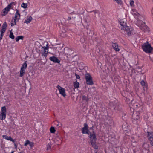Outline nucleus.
I'll return each mask as SVG.
<instances>
[{
	"label": "nucleus",
	"mask_w": 153,
	"mask_h": 153,
	"mask_svg": "<svg viewBox=\"0 0 153 153\" xmlns=\"http://www.w3.org/2000/svg\"><path fill=\"white\" fill-rule=\"evenodd\" d=\"M48 44L47 45L46 47H42L40 51L42 56H44L45 58L47 57L48 52Z\"/></svg>",
	"instance_id": "6"
},
{
	"label": "nucleus",
	"mask_w": 153,
	"mask_h": 153,
	"mask_svg": "<svg viewBox=\"0 0 153 153\" xmlns=\"http://www.w3.org/2000/svg\"><path fill=\"white\" fill-rule=\"evenodd\" d=\"M1 26V24H0V26Z\"/></svg>",
	"instance_id": "56"
},
{
	"label": "nucleus",
	"mask_w": 153,
	"mask_h": 153,
	"mask_svg": "<svg viewBox=\"0 0 153 153\" xmlns=\"http://www.w3.org/2000/svg\"><path fill=\"white\" fill-rule=\"evenodd\" d=\"M132 117L135 120H138L140 119L139 116L137 114H133L132 115Z\"/></svg>",
	"instance_id": "18"
},
{
	"label": "nucleus",
	"mask_w": 153,
	"mask_h": 153,
	"mask_svg": "<svg viewBox=\"0 0 153 153\" xmlns=\"http://www.w3.org/2000/svg\"><path fill=\"white\" fill-rule=\"evenodd\" d=\"M125 100L126 102L128 104L130 103L132 101V100H130L129 99L127 98H126Z\"/></svg>",
	"instance_id": "30"
},
{
	"label": "nucleus",
	"mask_w": 153,
	"mask_h": 153,
	"mask_svg": "<svg viewBox=\"0 0 153 153\" xmlns=\"http://www.w3.org/2000/svg\"><path fill=\"white\" fill-rule=\"evenodd\" d=\"M140 84L142 86H143V90H147V84L144 80H142L140 82Z\"/></svg>",
	"instance_id": "12"
},
{
	"label": "nucleus",
	"mask_w": 153,
	"mask_h": 153,
	"mask_svg": "<svg viewBox=\"0 0 153 153\" xmlns=\"http://www.w3.org/2000/svg\"><path fill=\"white\" fill-rule=\"evenodd\" d=\"M26 68H21L20 74V76L21 77H22L24 76L25 72V70Z\"/></svg>",
	"instance_id": "16"
},
{
	"label": "nucleus",
	"mask_w": 153,
	"mask_h": 153,
	"mask_svg": "<svg viewBox=\"0 0 153 153\" xmlns=\"http://www.w3.org/2000/svg\"><path fill=\"white\" fill-rule=\"evenodd\" d=\"M6 108L5 106L1 107L0 114V119L1 120H4L6 117Z\"/></svg>",
	"instance_id": "5"
},
{
	"label": "nucleus",
	"mask_w": 153,
	"mask_h": 153,
	"mask_svg": "<svg viewBox=\"0 0 153 153\" xmlns=\"http://www.w3.org/2000/svg\"><path fill=\"white\" fill-rule=\"evenodd\" d=\"M74 85L75 88H78L79 87V84L77 81H76L74 82Z\"/></svg>",
	"instance_id": "22"
},
{
	"label": "nucleus",
	"mask_w": 153,
	"mask_h": 153,
	"mask_svg": "<svg viewBox=\"0 0 153 153\" xmlns=\"http://www.w3.org/2000/svg\"><path fill=\"white\" fill-rule=\"evenodd\" d=\"M137 71L138 72H140L142 74H143L144 73V72H143L142 70L141 69V68H137Z\"/></svg>",
	"instance_id": "32"
},
{
	"label": "nucleus",
	"mask_w": 153,
	"mask_h": 153,
	"mask_svg": "<svg viewBox=\"0 0 153 153\" xmlns=\"http://www.w3.org/2000/svg\"><path fill=\"white\" fill-rule=\"evenodd\" d=\"M86 29H88V26L86 27Z\"/></svg>",
	"instance_id": "52"
},
{
	"label": "nucleus",
	"mask_w": 153,
	"mask_h": 153,
	"mask_svg": "<svg viewBox=\"0 0 153 153\" xmlns=\"http://www.w3.org/2000/svg\"><path fill=\"white\" fill-rule=\"evenodd\" d=\"M119 4L121 5L122 4V1L121 0H114Z\"/></svg>",
	"instance_id": "34"
},
{
	"label": "nucleus",
	"mask_w": 153,
	"mask_h": 153,
	"mask_svg": "<svg viewBox=\"0 0 153 153\" xmlns=\"http://www.w3.org/2000/svg\"><path fill=\"white\" fill-rule=\"evenodd\" d=\"M89 99V98H88L87 97L85 96V95H83L82 97V100L83 101H85L86 102H88Z\"/></svg>",
	"instance_id": "20"
},
{
	"label": "nucleus",
	"mask_w": 153,
	"mask_h": 153,
	"mask_svg": "<svg viewBox=\"0 0 153 153\" xmlns=\"http://www.w3.org/2000/svg\"><path fill=\"white\" fill-rule=\"evenodd\" d=\"M27 6V3H23L21 4V7L24 8H26Z\"/></svg>",
	"instance_id": "33"
},
{
	"label": "nucleus",
	"mask_w": 153,
	"mask_h": 153,
	"mask_svg": "<svg viewBox=\"0 0 153 153\" xmlns=\"http://www.w3.org/2000/svg\"><path fill=\"white\" fill-rule=\"evenodd\" d=\"M20 14L18 10H16V12L15 14V19H16L17 21H18L20 19Z\"/></svg>",
	"instance_id": "14"
},
{
	"label": "nucleus",
	"mask_w": 153,
	"mask_h": 153,
	"mask_svg": "<svg viewBox=\"0 0 153 153\" xmlns=\"http://www.w3.org/2000/svg\"><path fill=\"white\" fill-rule=\"evenodd\" d=\"M47 150L50 149L51 148V144L48 143L47 145Z\"/></svg>",
	"instance_id": "39"
},
{
	"label": "nucleus",
	"mask_w": 153,
	"mask_h": 153,
	"mask_svg": "<svg viewBox=\"0 0 153 153\" xmlns=\"http://www.w3.org/2000/svg\"><path fill=\"white\" fill-rule=\"evenodd\" d=\"M76 77L77 79H79L80 78V77L79 76L78 74H76Z\"/></svg>",
	"instance_id": "44"
},
{
	"label": "nucleus",
	"mask_w": 153,
	"mask_h": 153,
	"mask_svg": "<svg viewBox=\"0 0 153 153\" xmlns=\"http://www.w3.org/2000/svg\"><path fill=\"white\" fill-rule=\"evenodd\" d=\"M77 64L78 65V67H85V66H84L82 65H83V63H81L79 64L78 62L76 61L74 62H72V63H68L67 64V65L65 66V67H67L68 66H72L73 64Z\"/></svg>",
	"instance_id": "10"
},
{
	"label": "nucleus",
	"mask_w": 153,
	"mask_h": 153,
	"mask_svg": "<svg viewBox=\"0 0 153 153\" xmlns=\"http://www.w3.org/2000/svg\"><path fill=\"white\" fill-rule=\"evenodd\" d=\"M12 3L9 4L4 9L3 11V13L1 14L2 16H5L8 13L9 11L11 8Z\"/></svg>",
	"instance_id": "8"
},
{
	"label": "nucleus",
	"mask_w": 153,
	"mask_h": 153,
	"mask_svg": "<svg viewBox=\"0 0 153 153\" xmlns=\"http://www.w3.org/2000/svg\"><path fill=\"white\" fill-rule=\"evenodd\" d=\"M85 78L87 85H92L94 84L92 77L89 73H87L85 74Z\"/></svg>",
	"instance_id": "4"
},
{
	"label": "nucleus",
	"mask_w": 153,
	"mask_h": 153,
	"mask_svg": "<svg viewBox=\"0 0 153 153\" xmlns=\"http://www.w3.org/2000/svg\"><path fill=\"white\" fill-rule=\"evenodd\" d=\"M55 142L57 145H60L62 143V140L60 137L58 136L56 137Z\"/></svg>",
	"instance_id": "15"
},
{
	"label": "nucleus",
	"mask_w": 153,
	"mask_h": 153,
	"mask_svg": "<svg viewBox=\"0 0 153 153\" xmlns=\"http://www.w3.org/2000/svg\"><path fill=\"white\" fill-rule=\"evenodd\" d=\"M147 137L151 145L153 146V132H147Z\"/></svg>",
	"instance_id": "7"
},
{
	"label": "nucleus",
	"mask_w": 153,
	"mask_h": 153,
	"mask_svg": "<svg viewBox=\"0 0 153 153\" xmlns=\"http://www.w3.org/2000/svg\"><path fill=\"white\" fill-rule=\"evenodd\" d=\"M32 19V17L31 16H30L28 18L25 20L24 22V23H26L27 24L29 23Z\"/></svg>",
	"instance_id": "19"
},
{
	"label": "nucleus",
	"mask_w": 153,
	"mask_h": 153,
	"mask_svg": "<svg viewBox=\"0 0 153 153\" xmlns=\"http://www.w3.org/2000/svg\"><path fill=\"white\" fill-rule=\"evenodd\" d=\"M147 27V26H146H146H145V27Z\"/></svg>",
	"instance_id": "55"
},
{
	"label": "nucleus",
	"mask_w": 153,
	"mask_h": 153,
	"mask_svg": "<svg viewBox=\"0 0 153 153\" xmlns=\"http://www.w3.org/2000/svg\"><path fill=\"white\" fill-rule=\"evenodd\" d=\"M143 50L147 53H150L153 50V48L151 46V44L148 42L144 43L142 45Z\"/></svg>",
	"instance_id": "3"
},
{
	"label": "nucleus",
	"mask_w": 153,
	"mask_h": 153,
	"mask_svg": "<svg viewBox=\"0 0 153 153\" xmlns=\"http://www.w3.org/2000/svg\"><path fill=\"white\" fill-rule=\"evenodd\" d=\"M14 153V151H12L11 152V153Z\"/></svg>",
	"instance_id": "51"
},
{
	"label": "nucleus",
	"mask_w": 153,
	"mask_h": 153,
	"mask_svg": "<svg viewBox=\"0 0 153 153\" xmlns=\"http://www.w3.org/2000/svg\"><path fill=\"white\" fill-rule=\"evenodd\" d=\"M92 12H94V13L95 14L97 13H98L99 11L98 10H94L92 11H91L89 12L90 13H91Z\"/></svg>",
	"instance_id": "41"
},
{
	"label": "nucleus",
	"mask_w": 153,
	"mask_h": 153,
	"mask_svg": "<svg viewBox=\"0 0 153 153\" xmlns=\"http://www.w3.org/2000/svg\"><path fill=\"white\" fill-rule=\"evenodd\" d=\"M50 131L51 133H54L55 131V130L53 127H51L50 129Z\"/></svg>",
	"instance_id": "31"
},
{
	"label": "nucleus",
	"mask_w": 153,
	"mask_h": 153,
	"mask_svg": "<svg viewBox=\"0 0 153 153\" xmlns=\"http://www.w3.org/2000/svg\"><path fill=\"white\" fill-rule=\"evenodd\" d=\"M5 31H4V30H0V42L1 41L2 39L3 36L5 32Z\"/></svg>",
	"instance_id": "23"
},
{
	"label": "nucleus",
	"mask_w": 153,
	"mask_h": 153,
	"mask_svg": "<svg viewBox=\"0 0 153 153\" xmlns=\"http://www.w3.org/2000/svg\"><path fill=\"white\" fill-rule=\"evenodd\" d=\"M71 19V17H68V19H67L68 20H69Z\"/></svg>",
	"instance_id": "47"
},
{
	"label": "nucleus",
	"mask_w": 153,
	"mask_h": 153,
	"mask_svg": "<svg viewBox=\"0 0 153 153\" xmlns=\"http://www.w3.org/2000/svg\"><path fill=\"white\" fill-rule=\"evenodd\" d=\"M143 108V107H141V109H142V110H143V109H142V108Z\"/></svg>",
	"instance_id": "53"
},
{
	"label": "nucleus",
	"mask_w": 153,
	"mask_h": 153,
	"mask_svg": "<svg viewBox=\"0 0 153 153\" xmlns=\"http://www.w3.org/2000/svg\"><path fill=\"white\" fill-rule=\"evenodd\" d=\"M74 11H73V12H71V13H70L74 14Z\"/></svg>",
	"instance_id": "50"
},
{
	"label": "nucleus",
	"mask_w": 153,
	"mask_h": 153,
	"mask_svg": "<svg viewBox=\"0 0 153 153\" xmlns=\"http://www.w3.org/2000/svg\"><path fill=\"white\" fill-rule=\"evenodd\" d=\"M24 38V36H17L16 37V42L18 41L19 40L21 39V40H23Z\"/></svg>",
	"instance_id": "24"
},
{
	"label": "nucleus",
	"mask_w": 153,
	"mask_h": 153,
	"mask_svg": "<svg viewBox=\"0 0 153 153\" xmlns=\"http://www.w3.org/2000/svg\"><path fill=\"white\" fill-rule=\"evenodd\" d=\"M21 67H27V61L24 62Z\"/></svg>",
	"instance_id": "38"
},
{
	"label": "nucleus",
	"mask_w": 153,
	"mask_h": 153,
	"mask_svg": "<svg viewBox=\"0 0 153 153\" xmlns=\"http://www.w3.org/2000/svg\"><path fill=\"white\" fill-rule=\"evenodd\" d=\"M62 34H63V35H64V33H63L62 34Z\"/></svg>",
	"instance_id": "54"
},
{
	"label": "nucleus",
	"mask_w": 153,
	"mask_h": 153,
	"mask_svg": "<svg viewBox=\"0 0 153 153\" xmlns=\"http://www.w3.org/2000/svg\"><path fill=\"white\" fill-rule=\"evenodd\" d=\"M120 24L121 25V29L122 30L127 32V34L128 36H131L132 33V29H130L128 26L126 25V21H124L123 19L121 20L120 22Z\"/></svg>",
	"instance_id": "2"
},
{
	"label": "nucleus",
	"mask_w": 153,
	"mask_h": 153,
	"mask_svg": "<svg viewBox=\"0 0 153 153\" xmlns=\"http://www.w3.org/2000/svg\"><path fill=\"white\" fill-rule=\"evenodd\" d=\"M112 45L113 48L116 51H120V49L118 48V45L116 43H112Z\"/></svg>",
	"instance_id": "13"
},
{
	"label": "nucleus",
	"mask_w": 153,
	"mask_h": 153,
	"mask_svg": "<svg viewBox=\"0 0 153 153\" xmlns=\"http://www.w3.org/2000/svg\"><path fill=\"white\" fill-rule=\"evenodd\" d=\"M93 127H94V126H93L92 127L90 128V129L91 130H94V129H93Z\"/></svg>",
	"instance_id": "46"
},
{
	"label": "nucleus",
	"mask_w": 153,
	"mask_h": 153,
	"mask_svg": "<svg viewBox=\"0 0 153 153\" xmlns=\"http://www.w3.org/2000/svg\"><path fill=\"white\" fill-rule=\"evenodd\" d=\"M30 141L28 140H26L25 142V143L24 146H27V145L28 144L29 145V143H30Z\"/></svg>",
	"instance_id": "37"
},
{
	"label": "nucleus",
	"mask_w": 153,
	"mask_h": 153,
	"mask_svg": "<svg viewBox=\"0 0 153 153\" xmlns=\"http://www.w3.org/2000/svg\"><path fill=\"white\" fill-rule=\"evenodd\" d=\"M143 147L145 149H146L148 147V145L146 143H144L143 145Z\"/></svg>",
	"instance_id": "35"
},
{
	"label": "nucleus",
	"mask_w": 153,
	"mask_h": 153,
	"mask_svg": "<svg viewBox=\"0 0 153 153\" xmlns=\"http://www.w3.org/2000/svg\"><path fill=\"white\" fill-rule=\"evenodd\" d=\"M128 127V125L126 123H124L122 125V128L124 131H127Z\"/></svg>",
	"instance_id": "17"
},
{
	"label": "nucleus",
	"mask_w": 153,
	"mask_h": 153,
	"mask_svg": "<svg viewBox=\"0 0 153 153\" xmlns=\"http://www.w3.org/2000/svg\"><path fill=\"white\" fill-rule=\"evenodd\" d=\"M16 19H14V20H13L11 21V26L12 27L16 25Z\"/></svg>",
	"instance_id": "27"
},
{
	"label": "nucleus",
	"mask_w": 153,
	"mask_h": 153,
	"mask_svg": "<svg viewBox=\"0 0 153 153\" xmlns=\"http://www.w3.org/2000/svg\"><path fill=\"white\" fill-rule=\"evenodd\" d=\"M19 153H21V152H19Z\"/></svg>",
	"instance_id": "57"
},
{
	"label": "nucleus",
	"mask_w": 153,
	"mask_h": 153,
	"mask_svg": "<svg viewBox=\"0 0 153 153\" xmlns=\"http://www.w3.org/2000/svg\"><path fill=\"white\" fill-rule=\"evenodd\" d=\"M130 5L131 7H134V1L133 0H130Z\"/></svg>",
	"instance_id": "29"
},
{
	"label": "nucleus",
	"mask_w": 153,
	"mask_h": 153,
	"mask_svg": "<svg viewBox=\"0 0 153 153\" xmlns=\"http://www.w3.org/2000/svg\"><path fill=\"white\" fill-rule=\"evenodd\" d=\"M14 146H15V148H16L17 146L16 143H15L14 144Z\"/></svg>",
	"instance_id": "45"
},
{
	"label": "nucleus",
	"mask_w": 153,
	"mask_h": 153,
	"mask_svg": "<svg viewBox=\"0 0 153 153\" xmlns=\"http://www.w3.org/2000/svg\"><path fill=\"white\" fill-rule=\"evenodd\" d=\"M49 59L51 61H53L55 63H59L60 62V61L57 57L55 56H52L50 57Z\"/></svg>",
	"instance_id": "11"
},
{
	"label": "nucleus",
	"mask_w": 153,
	"mask_h": 153,
	"mask_svg": "<svg viewBox=\"0 0 153 153\" xmlns=\"http://www.w3.org/2000/svg\"><path fill=\"white\" fill-rule=\"evenodd\" d=\"M134 137H131V139H132V140H133L134 139Z\"/></svg>",
	"instance_id": "49"
},
{
	"label": "nucleus",
	"mask_w": 153,
	"mask_h": 153,
	"mask_svg": "<svg viewBox=\"0 0 153 153\" xmlns=\"http://www.w3.org/2000/svg\"><path fill=\"white\" fill-rule=\"evenodd\" d=\"M29 146L31 148L33 147L34 146V144L33 143V142H30V143H29Z\"/></svg>",
	"instance_id": "40"
},
{
	"label": "nucleus",
	"mask_w": 153,
	"mask_h": 153,
	"mask_svg": "<svg viewBox=\"0 0 153 153\" xmlns=\"http://www.w3.org/2000/svg\"><path fill=\"white\" fill-rule=\"evenodd\" d=\"M56 87L58 89L60 94H61L64 97H65L66 96L65 89L59 85H58Z\"/></svg>",
	"instance_id": "9"
},
{
	"label": "nucleus",
	"mask_w": 153,
	"mask_h": 153,
	"mask_svg": "<svg viewBox=\"0 0 153 153\" xmlns=\"http://www.w3.org/2000/svg\"><path fill=\"white\" fill-rule=\"evenodd\" d=\"M74 51L73 50L71 49H69L68 53L69 54V55H70L73 54L74 53Z\"/></svg>",
	"instance_id": "36"
},
{
	"label": "nucleus",
	"mask_w": 153,
	"mask_h": 153,
	"mask_svg": "<svg viewBox=\"0 0 153 153\" xmlns=\"http://www.w3.org/2000/svg\"><path fill=\"white\" fill-rule=\"evenodd\" d=\"M10 141H12L13 143H15V140L13 139L12 138H11V140Z\"/></svg>",
	"instance_id": "43"
},
{
	"label": "nucleus",
	"mask_w": 153,
	"mask_h": 153,
	"mask_svg": "<svg viewBox=\"0 0 153 153\" xmlns=\"http://www.w3.org/2000/svg\"><path fill=\"white\" fill-rule=\"evenodd\" d=\"M84 127L82 128L81 130L83 134H89V137L90 139V143L92 147L95 149H97L98 146L96 145V141L97 138L96 137V134L94 131L90 132L88 129V126L87 123H85Z\"/></svg>",
	"instance_id": "1"
},
{
	"label": "nucleus",
	"mask_w": 153,
	"mask_h": 153,
	"mask_svg": "<svg viewBox=\"0 0 153 153\" xmlns=\"http://www.w3.org/2000/svg\"><path fill=\"white\" fill-rule=\"evenodd\" d=\"M2 137L3 138L9 140H10L12 138L10 136H8L6 135H3Z\"/></svg>",
	"instance_id": "25"
},
{
	"label": "nucleus",
	"mask_w": 153,
	"mask_h": 153,
	"mask_svg": "<svg viewBox=\"0 0 153 153\" xmlns=\"http://www.w3.org/2000/svg\"><path fill=\"white\" fill-rule=\"evenodd\" d=\"M128 70L130 71H131V73L130 74L131 76L133 74V73H136L135 70L133 68H128Z\"/></svg>",
	"instance_id": "26"
},
{
	"label": "nucleus",
	"mask_w": 153,
	"mask_h": 153,
	"mask_svg": "<svg viewBox=\"0 0 153 153\" xmlns=\"http://www.w3.org/2000/svg\"><path fill=\"white\" fill-rule=\"evenodd\" d=\"M134 16L135 18L137 19H138V14H137V13H134Z\"/></svg>",
	"instance_id": "42"
},
{
	"label": "nucleus",
	"mask_w": 153,
	"mask_h": 153,
	"mask_svg": "<svg viewBox=\"0 0 153 153\" xmlns=\"http://www.w3.org/2000/svg\"><path fill=\"white\" fill-rule=\"evenodd\" d=\"M9 37L12 39H14L15 37L13 32L11 31H10Z\"/></svg>",
	"instance_id": "28"
},
{
	"label": "nucleus",
	"mask_w": 153,
	"mask_h": 153,
	"mask_svg": "<svg viewBox=\"0 0 153 153\" xmlns=\"http://www.w3.org/2000/svg\"><path fill=\"white\" fill-rule=\"evenodd\" d=\"M7 27V24L6 22H5L3 24L2 26V29L1 30H4V31H5Z\"/></svg>",
	"instance_id": "21"
},
{
	"label": "nucleus",
	"mask_w": 153,
	"mask_h": 153,
	"mask_svg": "<svg viewBox=\"0 0 153 153\" xmlns=\"http://www.w3.org/2000/svg\"><path fill=\"white\" fill-rule=\"evenodd\" d=\"M136 106L137 107H139H139H140V105H136Z\"/></svg>",
	"instance_id": "48"
}]
</instances>
